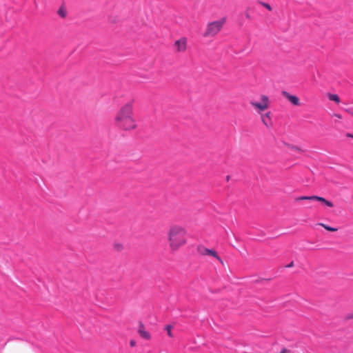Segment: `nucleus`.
<instances>
[{
  "mask_svg": "<svg viewBox=\"0 0 353 353\" xmlns=\"http://www.w3.org/2000/svg\"><path fill=\"white\" fill-rule=\"evenodd\" d=\"M134 101L132 100L123 105L117 112L114 118L115 125L124 131H131L137 128L134 118Z\"/></svg>",
  "mask_w": 353,
  "mask_h": 353,
  "instance_id": "nucleus-1",
  "label": "nucleus"
},
{
  "mask_svg": "<svg viewBox=\"0 0 353 353\" xmlns=\"http://www.w3.org/2000/svg\"><path fill=\"white\" fill-rule=\"evenodd\" d=\"M169 245L172 250H176L186 243L185 230L179 225H172L168 232Z\"/></svg>",
  "mask_w": 353,
  "mask_h": 353,
  "instance_id": "nucleus-2",
  "label": "nucleus"
},
{
  "mask_svg": "<svg viewBox=\"0 0 353 353\" xmlns=\"http://www.w3.org/2000/svg\"><path fill=\"white\" fill-rule=\"evenodd\" d=\"M225 21L226 19L223 17L220 20L209 23L203 36L204 37H209L216 35L222 29Z\"/></svg>",
  "mask_w": 353,
  "mask_h": 353,
  "instance_id": "nucleus-3",
  "label": "nucleus"
},
{
  "mask_svg": "<svg viewBox=\"0 0 353 353\" xmlns=\"http://www.w3.org/2000/svg\"><path fill=\"white\" fill-rule=\"evenodd\" d=\"M261 103L256 102L254 101H250V104L252 107L258 109L259 111H264L269 107V98L266 95L261 96Z\"/></svg>",
  "mask_w": 353,
  "mask_h": 353,
  "instance_id": "nucleus-4",
  "label": "nucleus"
},
{
  "mask_svg": "<svg viewBox=\"0 0 353 353\" xmlns=\"http://www.w3.org/2000/svg\"><path fill=\"white\" fill-rule=\"evenodd\" d=\"M198 252L200 254L205 256V255H210L213 257L216 258L221 263H223L222 259L218 256L216 252L214 250L206 248L203 246H199L198 247Z\"/></svg>",
  "mask_w": 353,
  "mask_h": 353,
  "instance_id": "nucleus-5",
  "label": "nucleus"
},
{
  "mask_svg": "<svg viewBox=\"0 0 353 353\" xmlns=\"http://www.w3.org/2000/svg\"><path fill=\"white\" fill-rule=\"evenodd\" d=\"M187 38L181 37L180 39L175 41L174 46L176 52H185L187 49Z\"/></svg>",
  "mask_w": 353,
  "mask_h": 353,
  "instance_id": "nucleus-6",
  "label": "nucleus"
},
{
  "mask_svg": "<svg viewBox=\"0 0 353 353\" xmlns=\"http://www.w3.org/2000/svg\"><path fill=\"white\" fill-rule=\"evenodd\" d=\"M281 94L284 97H285L293 105H296V106L300 105L299 99L296 96L292 95L287 91H282Z\"/></svg>",
  "mask_w": 353,
  "mask_h": 353,
  "instance_id": "nucleus-7",
  "label": "nucleus"
},
{
  "mask_svg": "<svg viewBox=\"0 0 353 353\" xmlns=\"http://www.w3.org/2000/svg\"><path fill=\"white\" fill-rule=\"evenodd\" d=\"M138 332L143 339L150 340L151 338L150 333L145 330V326L141 321L139 322Z\"/></svg>",
  "mask_w": 353,
  "mask_h": 353,
  "instance_id": "nucleus-8",
  "label": "nucleus"
},
{
  "mask_svg": "<svg viewBox=\"0 0 353 353\" xmlns=\"http://www.w3.org/2000/svg\"><path fill=\"white\" fill-rule=\"evenodd\" d=\"M261 120L263 123L267 127L270 128L272 126V121L270 119V112H267L265 114L262 115Z\"/></svg>",
  "mask_w": 353,
  "mask_h": 353,
  "instance_id": "nucleus-9",
  "label": "nucleus"
},
{
  "mask_svg": "<svg viewBox=\"0 0 353 353\" xmlns=\"http://www.w3.org/2000/svg\"><path fill=\"white\" fill-rule=\"evenodd\" d=\"M314 199H315V201H320V202L323 203L324 205H325L327 207H330L331 208V207L334 206L333 203L331 201H330L328 200H326L323 197L317 196V197H315Z\"/></svg>",
  "mask_w": 353,
  "mask_h": 353,
  "instance_id": "nucleus-10",
  "label": "nucleus"
},
{
  "mask_svg": "<svg viewBox=\"0 0 353 353\" xmlns=\"http://www.w3.org/2000/svg\"><path fill=\"white\" fill-rule=\"evenodd\" d=\"M315 197H317V196H301L296 197L295 199L296 201H300L303 200H309V201H315Z\"/></svg>",
  "mask_w": 353,
  "mask_h": 353,
  "instance_id": "nucleus-11",
  "label": "nucleus"
},
{
  "mask_svg": "<svg viewBox=\"0 0 353 353\" xmlns=\"http://www.w3.org/2000/svg\"><path fill=\"white\" fill-rule=\"evenodd\" d=\"M328 99L330 101H335L337 103L340 102V99H339V96L337 94H328Z\"/></svg>",
  "mask_w": 353,
  "mask_h": 353,
  "instance_id": "nucleus-12",
  "label": "nucleus"
},
{
  "mask_svg": "<svg viewBox=\"0 0 353 353\" xmlns=\"http://www.w3.org/2000/svg\"><path fill=\"white\" fill-rule=\"evenodd\" d=\"M57 14L61 17L65 18L66 17V10L64 7L61 6L59 8Z\"/></svg>",
  "mask_w": 353,
  "mask_h": 353,
  "instance_id": "nucleus-13",
  "label": "nucleus"
},
{
  "mask_svg": "<svg viewBox=\"0 0 353 353\" xmlns=\"http://www.w3.org/2000/svg\"><path fill=\"white\" fill-rule=\"evenodd\" d=\"M287 145L291 150H295V151L299 152H303V150L301 148H300L299 147H298L296 145H292V144H287Z\"/></svg>",
  "mask_w": 353,
  "mask_h": 353,
  "instance_id": "nucleus-14",
  "label": "nucleus"
},
{
  "mask_svg": "<svg viewBox=\"0 0 353 353\" xmlns=\"http://www.w3.org/2000/svg\"><path fill=\"white\" fill-rule=\"evenodd\" d=\"M320 225H321L322 227H323L325 230H327V231H330V232H335L337 230V228H332V227H330L329 225H325L323 223H320L319 224Z\"/></svg>",
  "mask_w": 353,
  "mask_h": 353,
  "instance_id": "nucleus-15",
  "label": "nucleus"
},
{
  "mask_svg": "<svg viewBox=\"0 0 353 353\" xmlns=\"http://www.w3.org/2000/svg\"><path fill=\"white\" fill-rule=\"evenodd\" d=\"M259 3L261 4V6H263L266 9H268L269 11H271L272 10L271 6L268 3H265L263 1H259Z\"/></svg>",
  "mask_w": 353,
  "mask_h": 353,
  "instance_id": "nucleus-16",
  "label": "nucleus"
},
{
  "mask_svg": "<svg viewBox=\"0 0 353 353\" xmlns=\"http://www.w3.org/2000/svg\"><path fill=\"white\" fill-rule=\"evenodd\" d=\"M114 248L117 251L119 252L121 251L123 249V245L118 243L114 244Z\"/></svg>",
  "mask_w": 353,
  "mask_h": 353,
  "instance_id": "nucleus-17",
  "label": "nucleus"
},
{
  "mask_svg": "<svg viewBox=\"0 0 353 353\" xmlns=\"http://www.w3.org/2000/svg\"><path fill=\"white\" fill-rule=\"evenodd\" d=\"M172 326L171 325H167L165 326V330H167V332H168V335L170 336V337H172V332H171V329H172Z\"/></svg>",
  "mask_w": 353,
  "mask_h": 353,
  "instance_id": "nucleus-18",
  "label": "nucleus"
},
{
  "mask_svg": "<svg viewBox=\"0 0 353 353\" xmlns=\"http://www.w3.org/2000/svg\"><path fill=\"white\" fill-rule=\"evenodd\" d=\"M249 8H248L245 12V17L248 19H251V16L249 13Z\"/></svg>",
  "mask_w": 353,
  "mask_h": 353,
  "instance_id": "nucleus-19",
  "label": "nucleus"
},
{
  "mask_svg": "<svg viewBox=\"0 0 353 353\" xmlns=\"http://www.w3.org/2000/svg\"><path fill=\"white\" fill-rule=\"evenodd\" d=\"M353 319V313L350 314H347L344 317L345 320H350V319Z\"/></svg>",
  "mask_w": 353,
  "mask_h": 353,
  "instance_id": "nucleus-20",
  "label": "nucleus"
},
{
  "mask_svg": "<svg viewBox=\"0 0 353 353\" xmlns=\"http://www.w3.org/2000/svg\"><path fill=\"white\" fill-rule=\"evenodd\" d=\"M130 345L131 347H134L136 345V341L134 340H131L130 341Z\"/></svg>",
  "mask_w": 353,
  "mask_h": 353,
  "instance_id": "nucleus-21",
  "label": "nucleus"
},
{
  "mask_svg": "<svg viewBox=\"0 0 353 353\" xmlns=\"http://www.w3.org/2000/svg\"><path fill=\"white\" fill-rule=\"evenodd\" d=\"M294 266V262L293 261H291L289 264H288L287 265H285V268H292Z\"/></svg>",
  "mask_w": 353,
  "mask_h": 353,
  "instance_id": "nucleus-22",
  "label": "nucleus"
},
{
  "mask_svg": "<svg viewBox=\"0 0 353 353\" xmlns=\"http://www.w3.org/2000/svg\"><path fill=\"white\" fill-rule=\"evenodd\" d=\"M345 137L353 139V134L347 132V133L345 134Z\"/></svg>",
  "mask_w": 353,
  "mask_h": 353,
  "instance_id": "nucleus-23",
  "label": "nucleus"
},
{
  "mask_svg": "<svg viewBox=\"0 0 353 353\" xmlns=\"http://www.w3.org/2000/svg\"><path fill=\"white\" fill-rule=\"evenodd\" d=\"M280 353H290V351L288 350L286 348H283Z\"/></svg>",
  "mask_w": 353,
  "mask_h": 353,
  "instance_id": "nucleus-24",
  "label": "nucleus"
},
{
  "mask_svg": "<svg viewBox=\"0 0 353 353\" xmlns=\"http://www.w3.org/2000/svg\"><path fill=\"white\" fill-rule=\"evenodd\" d=\"M345 111L347 112H348L349 114H350L352 116H353V112H352L351 110L347 109Z\"/></svg>",
  "mask_w": 353,
  "mask_h": 353,
  "instance_id": "nucleus-25",
  "label": "nucleus"
},
{
  "mask_svg": "<svg viewBox=\"0 0 353 353\" xmlns=\"http://www.w3.org/2000/svg\"><path fill=\"white\" fill-rule=\"evenodd\" d=\"M334 117H337L338 119H341L342 117L341 114H334Z\"/></svg>",
  "mask_w": 353,
  "mask_h": 353,
  "instance_id": "nucleus-26",
  "label": "nucleus"
},
{
  "mask_svg": "<svg viewBox=\"0 0 353 353\" xmlns=\"http://www.w3.org/2000/svg\"><path fill=\"white\" fill-rule=\"evenodd\" d=\"M229 179H230V176H227V177H226V180H227V181H229Z\"/></svg>",
  "mask_w": 353,
  "mask_h": 353,
  "instance_id": "nucleus-27",
  "label": "nucleus"
}]
</instances>
